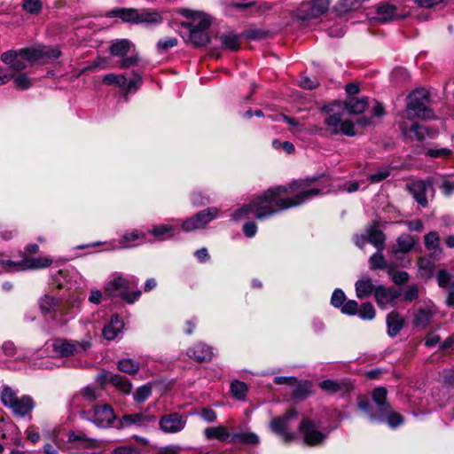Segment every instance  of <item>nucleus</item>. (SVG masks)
<instances>
[{
    "label": "nucleus",
    "instance_id": "obj_44",
    "mask_svg": "<svg viewBox=\"0 0 454 454\" xmlns=\"http://www.w3.org/2000/svg\"><path fill=\"white\" fill-rule=\"evenodd\" d=\"M102 82L104 84L106 85H116L122 91L123 88L126 86V77L123 74H116L114 73L107 74L104 75Z\"/></svg>",
    "mask_w": 454,
    "mask_h": 454
},
{
    "label": "nucleus",
    "instance_id": "obj_45",
    "mask_svg": "<svg viewBox=\"0 0 454 454\" xmlns=\"http://www.w3.org/2000/svg\"><path fill=\"white\" fill-rule=\"evenodd\" d=\"M206 30H193L189 32V39L195 46H204L209 42Z\"/></svg>",
    "mask_w": 454,
    "mask_h": 454
},
{
    "label": "nucleus",
    "instance_id": "obj_4",
    "mask_svg": "<svg viewBox=\"0 0 454 454\" xmlns=\"http://www.w3.org/2000/svg\"><path fill=\"white\" fill-rule=\"evenodd\" d=\"M428 92L424 89L415 90L407 97L406 118L414 117L423 120H432L434 118L433 111L427 107Z\"/></svg>",
    "mask_w": 454,
    "mask_h": 454
},
{
    "label": "nucleus",
    "instance_id": "obj_40",
    "mask_svg": "<svg viewBox=\"0 0 454 454\" xmlns=\"http://www.w3.org/2000/svg\"><path fill=\"white\" fill-rule=\"evenodd\" d=\"M220 41L222 46L230 51H238L240 46V39L239 36L233 32H227L221 35Z\"/></svg>",
    "mask_w": 454,
    "mask_h": 454
},
{
    "label": "nucleus",
    "instance_id": "obj_18",
    "mask_svg": "<svg viewBox=\"0 0 454 454\" xmlns=\"http://www.w3.org/2000/svg\"><path fill=\"white\" fill-rule=\"evenodd\" d=\"M400 294L392 287H385L384 286H377L375 289V300L380 307L387 305L393 306L395 301L399 297Z\"/></svg>",
    "mask_w": 454,
    "mask_h": 454
},
{
    "label": "nucleus",
    "instance_id": "obj_53",
    "mask_svg": "<svg viewBox=\"0 0 454 454\" xmlns=\"http://www.w3.org/2000/svg\"><path fill=\"white\" fill-rule=\"evenodd\" d=\"M357 314L363 320H372L375 317L376 312L372 303L364 302L361 305Z\"/></svg>",
    "mask_w": 454,
    "mask_h": 454
},
{
    "label": "nucleus",
    "instance_id": "obj_27",
    "mask_svg": "<svg viewBox=\"0 0 454 454\" xmlns=\"http://www.w3.org/2000/svg\"><path fill=\"white\" fill-rule=\"evenodd\" d=\"M124 324L117 315L111 317L110 322L103 329V336L107 340H114L123 330Z\"/></svg>",
    "mask_w": 454,
    "mask_h": 454
},
{
    "label": "nucleus",
    "instance_id": "obj_11",
    "mask_svg": "<svg viewBox=\"0 0 454 454\" xmlns=\"http://www.w3.org/2000/svg\"><path fill=\"white\" fill-rule=\"evenodd\" d=\"M329 0H310L304 2L299 8V19L302 20L315 19L327 12Z\"/></svg>",
    "mask_w": 454,
    "mask_h": 454
},
{
    "label": "nucleus",
    "instance_id": "obj_3",
    "mask_svg": "<svg viewBox=\"0 0 454 454\" xmlns=\"http://www.w3.org/2000/svg\"><path fill=\"white\" fill-rule=\"evenodd\" d=\"M91 344L90 340H73L57 338L48 340L43 345V349L39 350V356L43 355L55 357H67L86 352Z\"/></svg>",
    "mask_w": 454,
    "mask_h": 454
},
{
    "label": "nucleus",
    "instance_id": "obj_1",
    "mask_svg": "<svg viewBox=\"0 0 454 454\" xmlns=\"http://www.w3.org/2000/svg\"><path fill=\"white\" fill-rule=\"evenodd\" d=\"M320 193L319 189H305L302 182L294 181L286 186L268 189L252 203L237 209L232 218L239 221L254 214L257 219H265L285 209L300 206Z\"/></svg>",
    "mask_w": 454,
    "mask_h": 454
},
{
    "label": "nucleus",
    "instance_id": "obj_16",
    "mask_svg": "<svg viewBox=\"0 0 454 454\" xmlns=\"http://www.w3.org/2000/svg\"><path fill=\"white\" fill-rule=\"evenodd\" d=\"M132 282L135 281V278H131ZM130 280L124 278L121 276L115 277L114 279L108 281L105 286V293L108 296L114 297L118 295H124L126 290L129 288Z\"/></svg>",
    "mask_w": 454,
    "mask_h": 454
},
{
    "label": "nucleus",
    "instance_id": "obj_61",
    "mask_svg": "<svg viewBox=\"0 0 454 454\" xmlns=\"http://www.w3.org/2000/svg\"><path fill=\"white\" fill-rule=\"evenodd\" d=\"M345 302L346 295L344 292L340 289H335L332 294L331 304L335 308L340 309Z\"/></svg>",
    "mask_w": 454,
    "mask_h": 454
},
{
    "label": "nucleus",
    "instance_id": "obj_21",
    "mask_svg": "<svg viewBox=\"0 0 454 454\" xmlns=\"http://www.w3.org/2000/svg\"><path fill=\"white\" fill-rule=\"evenodd\" d=\"M155 419H156L155 416L149 415V414H146L144 412L124 415L121 420V427H129V426L144 427L151 422L155 421Z\"/></svg>",
    "mask_w": 454,
    "mask_h": 454
},
{
    "label": "nucleus",
    "instance_id": "obj_56",
    "mask_svg": "<svg viewBox=\"0 0 454 454\" xmlns=\"http://www.w3.org/2000/svg\"><path fill=\"white\" fill-rule=\"evenodd\" d=\"M320 388L328 393L334 394L341 390V386L338 381L332 380H325L319 383Z\"/></svg>",
    "mask_w": 454,
    "mask_h": 454
},
{
    "label": "nucleus",
    "instance_id": "obj_17",
    "mask_svg": "<svg viewBox=\"0 0 454 454\" xmlns=\"http://www.w3.org/2000/svg\"><path fill=\"white\" fill-rule=\"evenodd\" d=\"M401 129L403 135L408 136L411 139L418 141H423L426 137L434 138L437 136L438 131L434 129H428L419 123H414L409 129V133L406 130L404 125H401Z\"/></svg>",
    "mask_w": 454,
    "mask_h": 454
},
{
    "label": "nucleus",
    "instance_id": "obj_42",
    "mask_svg": "<svg viewBox=\"0 0 454 454\" xmlns=\"http://www.w3.org/2000/svg\"><path fill=\"white\" fill-rule=\"evenodd\" d=\"M247 391V385L243 381L234 380L231 384V393L238 400H245Z\"/></svg>",
    "mask_w": 454,
    "mask_h": 454
},
{
    "label": "nucleus",
    "instance_id": "obj_13",
    "mask_svg": "<svg viewBox=\"0 0 454 454\" xmlns=\"http://www.w3.org/2000/svg\"><path fill=\"white\" fill-rule=\"evenodd\" d=\"M187 418L177 412L167 414L159 421L160 428L168 434L181 432L186 426Z\"/></svg>",
    "mask_w": 454,
    "mask_h": 454
},
{
    "label": "nucleus",
    "instance_id": "obj_43",
    "mask_svg": "<svg viewBox=\"0 0 454 454\" xmlns=\"http://www.w3.org/2000/svg\"><path fill=\"white\" fill-rule=\"evenodd\" d=\"M418 267L421 277L429 278L433 275L434 263L426 257H420L418 261Z\"/></svg>",
    "mask_w": 454,
    "mask_h": 454
},
{
    "label": "nucleus",
    "instance_id": "obj_47",
    "mask_svg": "<svg viewBox=\"0 0 454 454\" xmlns=\"http://www.w3.org/2000/svg\"><path fill=\"white\" fill-rule=\"evenodd\" d=\"M432 313L428 309H419L414 317V325L425 328L431 321Z\"/></svg>",
    "mask_w": 454,
    "mask_h": 454
},
{
    "label": "nucleus",
    "instance_id": "obj_33",
    "mask_svg": "<svg viewBox=\"0 0 454 454\" xmlns=\"http://www.w3.org/2000/svg\"><path fill=\"white\" fill-rule=\"evenodd\" d=\"M369 265L371 270H387L388 274H392L395 270V265H392L391 262H387L381 251L379 250L371 255Z\"/></svg>",
    "mask_w": 454,
    "mask_h": 454
},
{
    "label": "nucleus",
    "instance_id": "obj_25",
    "mask_svg": "<svg viewBox=\"0 0 454 454\" xmlns=\"http://www.w3.org/2000/svg\"><path fill=\"white\" fill-rule=\"evenodd\" d=\"M12 411L19 417L29 415L34 409V402L30 396H20L13 403L10 408Z\"/></svg>",
    "mask_w": 454,
    "mask_h": 454
},
{
    "label": "nucleus",
    "instance_id": "obj_41",
    "mask_svg": "<svg viewBox=\"0 0 454 454\" xmlns=\"http://www.w3.org/2000/svg\"><path fill=\"white\" fill-rule=\"evenodd\" d=\"M361 4L360 0H340L335 8L340 15H343L348 12L357 10Z\"/></svg>",
    "mask_w": 454,
    "mask_h": 454
},
{
    "label": "nucleus",
    "instance_id": "obj_10",
    "mask_svg": "<svg viewBox=\"0 0 454 454\" xmlns=\"http://www.w3.org/2000/svg\"><path fill=\"white\" fill-rule=\"evenodd\" d=\"M86 415L89 420L99 427H108L115 419L112 407L107 404L96 405Z\"/></svg>",
    "mask_w": 454,
    "mask_h": 454
},
{
    "label": "nucleus",
    "instance_id": "obj_28",
    "mask_svg": "<svg viewBox=\"0 0 454 454\" xmlns=\"http://www.w3.org/2000/svg\"><path fill=\"white\" fill-rule=\"evenodd\" d=\"M204 436L207 440H218L228 442L231 436L229 429L224 426L208 427L204 429Z\"/></svg>",
    "mask_w": 454,
    "mask_h": 454
},
{
    "label": "nucleus",
    "instance_id": "obj_58",
    "mask_svg": "<svg viewBox=\"0 0 454 454\" xmlns=\"http://www.w3.org/2000/svg\"><path fill=\"white\" fill-rule=\"evenodd\" d=\"M68 441L71 442H78L83 447H92L95 442L93 439L87 438L83 433L75 434L74 432L69 434Z\"/></svg>",
    "mask_w": 454,
    "mask_h": 454
},
{
    "label": "nucleus",
    "instance_id": "obj_54",
    "mask_svg": "<svg viewBox=\"0 0 454 454\" xmlns=\"http://www.w3.org/2000/svg\"><path fill=\"white\" fill-rule=\"evenodd\" d=\"M14 85L20 90H27L32 86V80L24 73L14 75L12 78Z\"/></svg>",
    "mask_w": 454,
    "mask_h": 454
},
{
    "label": "nucleus",
    "instance_id": "obj_57",
    "mask_svg": "<svg viewBox=\"0 0 454 454\" xmlns=\"http://www.w3.org/2000/svg\"><path fill=\"white\" fill-rule=\"evenodd\" d=\"M142 84V77L137 73H133L132 78L128 82L126 80V86L123 88L125 93L137 91Z\"/></svg>",
    "mask_w": 454,
    "mask_h": 454
},
{
    "label": "nucleus",
    "instance_id": "obj_12",
    "mask_svg": "<svg viewBox=\"0 0 454 454\" xmlns=\"http://www.w3.org/2000/svg\"><path fill=\"white\" fill-rule=\"evenodd\" d=\"M306 444L315 446L322 443L327 437L328 433L318 431L314 422L303 419L299 427Z\"/></svg>",
    "mask_w": 454,
    "mask_h": 454
},
{
    "label": "nucleus",
    "instance_id": "obj_29",
    "mask_svg": "<svg viewBox=\"0 0 454 454\" xmlns=\"http://www.w3.org/2000/svg\"><path fill=\"white\" fill-rule=\"evenodd\" d=\"M356 294L359 299L369 297L372 294H375L376 286L372 284V280L369 277H362L356 281Z\"/></svg>",
    "mask_w": 454,
    "mask_h": 454
},
{
    "label": "nucleus",
    "instance_id": "obj_7",
    "mask_svg": "<svg viewBox=\"0 0 454 454\" xmlns=\"http://www.w3.org/2000/svg\"><path fill=\"white\" fill-rule=\"evenodd\" d=\"M219 215V209L215 207H211L207 209L201 210L192 217L188 218L182 223V228L184 231H192L204 228L212 220L215 219Z\"/></svg>",
    "mask_w": 454,
    "mask_h": 454
},
{
    "label": "nucleus",
    "instance_id": "obj_14",
    "mask_svg": "<svg viewBox=\"0 0 454 454\" xmlns=\"http://www.w3.org/2000/svg\"><path fill=\"white\" fill-rule=\"evenodd\" d=\"M372 400L378 410V413H370L371 421L381 420L388 413L390 405L387 403V389L383 387H377L372 392Z\"/></svg>",
    "mask_w": 454,
    "mask_h": 454
},
{
    "label": "nucleus",
    "instance_id": "obj_23",
    "mask_svg": "<svg viewBox=\"0 0 454 454\" xmlns=\"http://www.w3.org/2000/svg\"><path fill=\"white\" fill-rule=\"evenodd\" d=\"M158 454H218L215 450H207L202 448H184L177 444H171L162 447Z\"/></svg>",
    "mask_w": 454,
    "mask_h": 454
},
{
    "label": "nucleus",
    "instance_id": "obj_64",
    "mask_svg": "<svg viewBox=\"0 0 454 454\" xmlns=\"http://www.w3.org/2000/svg\"><path fill=\"white\" fill-rule=\"evenodd\" d=\"M109 454H141V451L133 445H121L114 448Z\"/></svg>",
    "mask_w": 454,
    "mask_h": 454
},
{
    "label": "nucleus",
    "instance_id": "obj_30",
    "mask_svg": "<svg viewBox=\"0 0 454 454\" xmlns=\"http://www.w3.org/2000/svg\"><path fill=\"white\" fill-rule=\"evenodd\" d=\"M403 325L404 320L399 313L392 311L387 316V334L390 337L396 336L403 329Z\"/></svg>",
    "mask_w": 454,
    "mask_h": 454
},
{
    "label": "nucleus",
    "instance_id": "obj_37",
    "mask_svg": "<svg viewBox=\"0 0 454 454\" xmlns=\"http://www.w3.org/2000/svg\"><path fill=\"white\" fill-rule=\"evenodd\" d=\"M231 441H236L242 444L256 445L260 442L259 436L254 433L240 430L231 434Z\"/></svg>",
    "mask_w": 454,
    "mask_h": 454
},
{
    "label": "nucleus",
    "instance_id": "obj_32",
    "mask_svg": "<svg viewBox=\"0 0 454 454\" xmlns=\"http://www.w3.org/2000/svg\"><path fill=\"white\" fill-rule=\"evenodd\" d=\"M139 10L134 8H116L112 10L109 17H119L125 22L138 24Z\"/></svg>",
    "mask_w": 454,
    "mask_h": 454
},
{
    "label": "nucleus",
    "instance_id": "obj_55",
    "mask_svg": "<svg viewBox=\"0 0 454 454\" xmlns=\"http://www.w3.org/2000/svg\"><path fill=\"white\" fill-rule=\"evenodd\" d=\"M386 420L388 426L392 428H395L403 422V416L397 412H394L391 411V408H388V413L383 417L380 422Z\"/></svg>",
    "mask_w": 454,
    "mask_h": 454
},
{
    "label": "nucleus",
    "instance_id": "obj_15",
    "mask_svg": "<svg viewBox=\"0 0 454 454\" xmlns=\"http://www.w3.org/2000/svg\"><path fill=\"white\" fill-rule=\"evenodd\" d=\"M407 189L413 196L414 200L423 207L427 206V193L430 188V184L422 181L416 180L410 182L406 184Z\"/></svg>",
    "mask_w": 454,
    "mask_h": 454
},
{
    "label": "nucleus",
    "instance_id": "obj_35",
    "mask_svg": "<svg viewBox=\"0 0 454 454\" xmlns=\"http://www.w3.org/2000/svg\"><path fill=\"white\" fill-rule=\"evenodd\" d=\"M415 245V239L412 236L407 233L400 235L396 239V247L393 248L392 253L394 255L398 254H405L412 249Z\"/></svg>",
    "mask_w": 454,
    "mask_h": 454
},
{
    "label": "nucleus",
    "instance_id": "obj_19",
    "mask_svg": "<svg viewBox=\"0 0 454 454\" xmlns=\"http://www.w3.org/2000/svg\"><path fill=\"white\" fill-rule=\"evenodd\" d=\"M187 356L197 362H208L214 356L213 348L205 343L199 342L187 349Z\"/></svg>",
    "mask_w": 454,
    "mask_h": 454
},
{
    "label": "nucleus",
    "instance_id": "obj_50",
    "mask_svg": "<svg viewBox=\"0 0 454 454\" xmlns=\"http://www.w3.org/2000/svg\"><path fill=\"white\" fill-rule=\"evenodd\" d=\"M114 386L118 387L124 394H129L131 391L132 385L129 381L122 378L121 375H111L109 380Z\"/></svg>",
    "mask_w": 454,
    "mask_h": 454
},
{
    "label": "nucleus",
    "instance_id": "obj_6",
    "mask_svg": "<svg viewBox=\"0 0 454 454\" xmlns=\"http://www.w3.org/2000/svg\"><path fill=\"white\" fill-rule=\"evenodd\" d=\"M327 129L333 135L356 136L355 125L349 120H342V114L333 113L326 115L324 121Z\"/></svg>",
    "mask_w": 454,
    "mask_h": 454
},
{
    "label": "nucleus",
    "instance_id": "obj_20",
    "mask_svg": "<svg viewBox=\"0 0 454 454\" xmlns=\"http://www.w3.org/2000/svg\"><path fill=\"white\" fill-rule=\"evenodd\" d=\"M367 240L370 244L377 248L379 251H382L385 247V235L380 230L377 222H372L365 228Z\"/></svg>",
    "mask_w": 454,
    "mask_h": 454
},
{
    "label": "nucleus",
    "instance_id": "obj_52",
    "mask_svg": "<svg viewBox=\"0 0 454 454\" xmlns=\"http://www.w3.org/2000/svg\"><path fill=\"white\" fill-rule=\"evenodd\" d=\"M424 244L428 250L440 251V237L438 233L435 231L427 233L424 238Z\"/></svg>",
    "mask_w": 454,
    "mask_h": 454
},
{
    "label": "nucleus",
    "instance_id": "obj_22",
    "mask_svg": "<svg viewBox=\"0 0 454 454\" xmlns=\"http://www.w3.org/2000/svg\"><path fill=\"white\" fill-rule=\"evenodd\" d=\"M38 304L41 312L44 315L57 312H59L61 316H65L67 314L65 309L59 305V301L49 294H44L39 299Z\"/></svg>",
    "mask_w": 454,
    "mask_h": 454
},
{
    "label": "nucleus",
    "instance_id": "obj_34",
    "mask_svg": "<svg viewBox=\"0 0 454 454\" xmlns=\"http://www.w3.org/2000/svg\"><path fill=\"white\" fill-rule=\"evenodd\" d=\"M132 47L133 43L129 40L117 39L112 42L109 52L112 56L123 57L130 51Z\"/></svg>",
    "mask_w": 454,
    "mask_h": 454
},
{
    "label": "nucleus",
    "instance_id": "obj_9",
    "mask_svg": "<svg viewBox=\"0 0 454 454\" xmlns=\"http://www.w3.org/2000/svg\"><path fill=\"white\" fill-rule=\"evenodd\" d=\"M297 417L294 409H289L283 417H276L270 422L271 430L281 436L284 442H289L295 439V434L286 431L287 424Z\"/></svg>",
    "mask_w": 454,
    "mask_h": 454
},
{
    "label": "nucleus",
    "instance_id": "obj_49",
    "mask_svg": "<svg viewBox=\"0 0 454 454\" xmlns=\"http://www.w3.org/2000/svg\"><path fill=\"white\" fill-rule=\"evenodd\" d=\"M18 398L19 396L16 392L10 387H4L3 388L1 393V402L5 407L10 409Z\"/></svg>",
    "mask_w": 454,
    "mask_h": 454
},
{
    "label": "nucleus",
    "instance_id": "obj_48",
    "mask_svg": "<svg viewBox=\"0 0 454 454\" xmlns=\"http://www.w3.org/2000/svg\"><path fill=\"white\" fill-rule=\"evenodd\" d=\"M311 393V383L308 380L297 381L294 395L297 398H306Z\"/></svg>",
    "mask_w": 454,
    "mask_h": 454
},
{
    "label": "nucleus",
    "instance_id": "obj_31",
    "mask_svg": "<svg viewBox=\"0 0 454 454\" xmlns=\"http://www.w3.org/2000/svg\"><path fill=\"white\" fill-rule=\"evenodd\" d=\"M100 396L99 391L95 387L87 386L81 389V391L74 395L70 401V405L74 407L81 406L80 399L83 398L86 401L92 402Z\"/></svg>",
    "mask_w": 454,
    "mask_h": 454
},
{
    "label": "nucleus",
    "instance_id": "obj_26",
    "mask_svg": "<svg viewBox=\"0 0 454 454\" xmlns=\"http://www.w3.org/2000/svg\"><path fill=\"white\" fill-rule=\"evenodd\" d=\"M345 109L350 114H360L364 112L368 106V98L366 97L356 98L347 97L345 99Z\"/></svg>",
    "mask_w": 454,
    "mask_h": 454
},
{
    "label": "nucleus",
    "instance_id": "obj_51",
    "mask_svg": "<svg viewBox=\"0 0 454 454\" xmlns=\"http://www.w3.org/2000/svg\"><path fill=\"white\" fill-rule=\"evenodd\" d=\"M114 386L118 387L124 394H129L131 391L132 385L129 381L122 378L121 375H111L109 380Z\"/></svg>",
    "mask_w": 454,
    "mask_h": 454
},
{
    "label": "nucleus",
    "instance_id": "obj_5",
    "mask_svg": "<svg viewBox=\"0 0 454 454\" xmlns=\"http://www.w3.org/2000/svg\"><path fill=\"white\" fill-rule=\"evenodd\" d=\"M52 260L48 257L29 258L25 257L20 261L0 260V266L7 272H19L27 270H39L49 267Z\"/></svg>",
    "mask_w": 454,
    "mask_h": 454
},
{
    "label": "nucleus",
    "instance_id": "obj_36",
    "mask_svg": "<svg viewBox=\"0 0 454 454\" xmlns=\"http://www.w3.org/2000/svg\"><path fill=\"white\" fill-rule=\"evenodd\" d=\"M377 19L381 22H387L398 18L396 8L393 4H382L377 8Z\"/></svg>",
    "mask_w": 454,
    "mask_h": 454
},
{
    "label": "nucleus",
    "instance_id": "obj_38",
    "mask_svg": "<svg viewBox=\"0 0 454 454\" xmlns=\"http://www.w3.org/2000/svg\"><path fill=\"white\" fill-rule=\"evenodd\" d=\"M162 20L161 14L154 10L142 9L138 12V24L155 25L161 23Z\"/></svg>",
    "mask_w": 454,
    "mask_h": 454
},
{
    "label": "nucleus",
    "instance_id": "obj_63",
    "mask_svg": "<svg viewBox=\"0 0 454 454\" xmlns=\"http://www.w3.org/2000/svg\"><path fill=\"white\" fill-rule=\"evenodd\" d=\"M340 311L348 316H355L358 312V303L355 300L346 301Z\"/></svg>",
    "mask_w": 454,
    "mask_h": 454
},
{
    "label": "nucleus",
    "instance_id": "obj_46",
    "mask_svg": "<svg viewBox=\"0 0 454 454\" xmlns=\"http://www.w3.org/2000/svg\"><path fill=\"white\" fill-rule=\"evenodd\" d=\"M118 368L120 371L134 374L139 370V364L130 358H123L118 362Z\"/></svg>",
    "mask_w": 454,
    "mask_h": 454
},
{
    "label": "nucleus",
    "instance_id": "obj_60",
    "mask_svg": "<svg viewBox=\"0 0 454 454\" xmlns=\"http://www.w3.org/2000/svg\"><path fill=\"white\" fill-rule=\"evenodd\" d=\"M390 176V170L388 168H379L376 172L368 176V179L372 183H380Z\"/></svg>",
    "mask_w": 454,
    "mask_h": 454
},
{
    "label": "nucleus",
    "instance_id": "obj_62",
    "mask_svg": "<svg viewBox=\"0 0 454 454\" xmlns=\"http://www.w3.org/2000/svg\"><path fill=\"white\" fill-rule=\"evenodd\" d=\"M152 393V388L150 385H144L137 388V390L135 393V400L137 403H144Z\"/></svg>",
    "mask_w": 454,
    "mask_h": 454
},
{
    "label": "nucleus",
    "instance_id": "obj_2",
    "mask_svg": "<svg viewBox=\"0 0 454 454\" xmlns=\"http://www.w3.org/2000/svg\"><path fill=\"white\" fill-rule=\"evenodd\" d=\"M61 51L55 47L38 46L23 48L19 51H7L1 54V60L14 71L20 72L28 65L45 63L60 57Z\"/></svg>",
    "mask_w": 454,
    "mask_h": 454
},
{
    "label": "nucleus",
    "instance_id": "obj_8",
    "mask_svg": "<svg viewBox=\"0 0 454 454\" xmlns=\"http://www.w3.org/2000/svg\"><path fill=\"white\" fill-rule=\"evenodd\" d=\"M177 13L191 20L190 21L181 23V26L188 31L207 30L210 27L211 20L209 17L203 12L181 8L177 11Z\"/></svg>",
    "mask_w": 454,
    "mask_h": 454
},
{
    "label": "nucleus",
    "instance_id": "obj_39",
    "mask_svg": "<svg viewBox=\"0 0 454 454\" xmlns=\"http://www.w3.org/2000/svg\"><path fill=\"white\" fill-rule=\"evenodd\" d=\"M175 227L169 224H158L152 227L150 234L159 240H164L173 237Z\"/></svg>",
    "mask_w": 454,
    "mask_h": 454
},
{
    "label": "nucleus",
    "instance_id": "obj_59",
    "mask_svg": "<svg viewBox=\"0 0 454 454\" xmlns=\"http://www.w3.org/2000/svg\"><path fill=\"white\" fill-rule=\"evenodd\" d=\"M43 4L41 0H25L23 8L31 14H37L41 12Z\"/></svg>",
    "mask_w": 454,
    "mask_h": 454
},
{
    "label": "nucleus",
    "instance_id": "obj_24",
    "mask_svg": "<svg viewBox=\"0 0 454 454\" xmlns=\"http://www.w3.org/2000/svg\"><path fill=\"white\" fill-rule=\"evenodd\" d=\"M145 239V233L138 231L132 230L130 231H127L122 235L120 239V246L118 248H129L137 246L138 244L144 242Z\"/></svg>",
    "mask_w": 454,
    "mask_h": 454
}]
</instances>
